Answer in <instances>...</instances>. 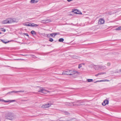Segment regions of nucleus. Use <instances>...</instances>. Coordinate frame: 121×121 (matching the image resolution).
<instances>
[{
  "instance_id": "1",
  "label": "nucleus",
  "mask_w": 121,
  "mask_h": 121,
  "mask_svg": "<svg viewBox=\"0 0 121 121\" xmlns=\"http://www.w3.org/2000/svg\"><path fill=\"white\" fill-rule=\"evenodd\" d=\"M78 72L74 70H67L65 72H63L61 75H73L77 73H78Z\"/></svg>"
},
{
  "instance_id": "2",
  "label": "nucleus",
  "mask_w": 121,
  "mask_h": 121,
  "mask_svg": "<svg viewBox=\"0 0 121 121\" xmlns=\"http://www.w3.org/2000/svg\"><path fill=\"white\" fill-rule=\"evenodd\" d=\"M5 117L7 119L11 120H12L13 118V114L11 112L7 113L6 114Z\"/></svg>"
},
{
  "instance_id": "3",
  "label": "nucleus",
  "mask_w": 121,
  "mask_h": 121,
  "mask_svg": "<svg viewBox=\"0 0 121 121\" xmlns=\"http://www.w3.org/2000/svg\"><path fill=\"white\" fill-rule=\"evenodd\" d=\"M83 102L82 101H77L74 102L73 103H72V105L73 106L74 105H82V104Z\"/></svg>"
},
{
  "instance_id": "4",
  "label": "nucleus",
  "mask_w": 121,
  "mask_h": 121,
  "mask_svg": "<svg viewBox=\"0 0 121 121\" xmlns=\"http://www.w3.org/2000/svg\"><path fill=\"white\" fill-rule=\"evenodd\" d=\"M40 88L39 90L38 91V92H41L44 94H46L47 92H50L48 90H47L44 89L43 88L40 87L39 86Z\"/></svg>"
},
{
  "instance_id": "5",
  "label": "nucleus",
  "mask_w": 121,
  "mask_h": 121,
  "mask_svg": "<svg viewBox=\"0 0 121 121\" xmlns=\"http://www.w3.org/2000/svg\"><path fill=\"white\" fill-rule=\"evenodd\" d=\"M52 104H53L52 103H48L46 104L42 105L41 107V108H42L45 109L46 108L49 107Z\"/></svg>"
},
{
  "instance_id": "6",
  "label": "nucleus",
  "mask_w": 121,
  "mask_h": 121,
  "mask_svg": "<svg viewBox=\"0 0 121 121\" xmlns=\"http://www.w3.org/2000/svg\"><path fill=\"white\" fill-rule=\"evenodd\" d=\"M0 101H1L2 102H15L16 101L15 100H5L4 99H0Z\"/></svg>"
},
{
  "instance_id": "7",
  "label": "nucleus",
  "mask_w": 121,
  "mask_h": 121,
  "mask_svg": "<svg viewBox=\"0 0 121 121\" xmlns=\"http://www.w3.org/2000/svg\"><path fill=\"white\" fill-rule=\"evenodd\" d=\"M24 91H11L9 92H8L7 93V94H12V93H17L18 92H24Z\"/></svg>"
},
{
  "instance_id": "8",
  "label": "nucleus",
  "mask_w": 121,
  "mask_h": 121,
  "mask_svg": "<svg viewBox=\"0 0 121 121\" xmlns=\"http://www.w3.org/2000/svg\"><path fill=\"white\" fill-rule=\"evenodd\" d=\"M109 101L108 99H105L103 102L102 103V105L103 106H105L106 104H108Z\"/></svg>"
},
{
  "instance_id": "9",
  "label": "nucleus",
  "mask_w": 121,
  "mask_h": 121,
  "mask_svg": "<svg viewBox=\"0 0 121 121\" xmlns=\"http://www.w3.org/2000/svg\"><path fill=\"white\" fill-rule=\"evenodd\" d=\"M7 22L8 23H11L13 22H15L13 19L11 18H8L7 19Z\"/></svg>"
},
{
  "instance_id": "10",
  "label": "nucleus",
  "mask_w": 121,
  "mask_h": 121,
  "mask_svg": "<svg viewBox=\"0 0 121 121\" xmlns=\"http://www.w3.org/2000/svg\"><path fill=\"white\" fill-rule=\"evenodd\" d=\"M104 20L102 18H101L99 20V24H103L104 23Z\"/></svg>"
},
{
  "instance_id": "11",
  "label": "nucleus",
  "mask_w": 121,
  "mask_h": 121,
  "mask_svg": "<svg viewBox=\"0 0 121 121\" xmlns=\"http://www.w3.org/2000/svg\"><path fill=\"white\" fill-rule=\"evenodd\" d=\"M72 12H74V13L76 14H80L78 10L76 9H74L73 10V11Z\"/></svg>"
},
{
  "instance_id": "12",
  "label": "nucleus",
  "mask_w": 121,
  "mask_h": 121,
  "mask_svg": "<svg viewBox=\"0 0 121 121\" xmlns=\"http://www.w3.org/2000/svg\"><path fill=\"white\" fill-rule=\"evenodd\" d=\"M30 23L28 22H27L24 23H23V24L25 26H30Z\"/></svg>"
},
{
  "instance_id": "13",
  "label": "nucleus",
  "mask_w": 121,
  "mask_h": 121,
  "mask_svg": "<svg viewBox=\"0 0 121 121\" xmlns=\"http://www.w3.org/2000/svg\"><path fill=\"white\" fill-rule=\"evenodd\" d=\"M39 26V25L35 24L34 23H30V26L31 27H37Z\"/></svg>"
},
{
  "instance_id": "14",
  "label": "nucleus",
  "mask_w": 121,
  "mask_h": 121,
  "mask_svg": "<svg viewBox=\"0 0 121 121\" xmlns=\"http://www.w3.org/2000/svg\"><path fill=\"white\" fill-rule=\"evenodd\" d=\"M38 2V1L36 0H31L30 1V3L33 4L34 3H37Z\"/></svg>"
},
{
  "instance_id": "15",
  "label": "nucleus",
  "mask_w": 121,
  "mask_h": 121,
  "mask_svg": "<svg viewBox=\"0 0 121 121\" xmlns=\"http://www.w3.org/2000/svg\"><path fill=\"white\" fill-rule=\"evenodd\" d=\"M7 21L8 20L7 19L3 21L2 22V23L3 24H6L8 23Z\"/></svg>"
},
{
  "instance_id": "16",
  "label": "nucleus",
  "mask_w": 121,
  "mask_h": 121,
  "mask_svg": "<svg viewBox=\"0 0 121 121\" xmlns=\"http://www.w3.org/2000/svg\"><path fill=\"white\" fill-rule=\"evenodd\" d=\"M54 33H53L51 34H48L47 35L48 37L49 36H50L52 37H53V36H54Z\"/></svg>"
},
{
  "instance_id": "17",
  "label": "nucleus",
  "mask_w": 121,
  "mask_h": 121,
  "mask_svg": "<svg viewBox=\"0 0 121 121\" xmlns=\"http://www.w3.org/2000/svg\"><path fill=\"white\" fill-rule=\"evenodd\" d=\"M31 34H32L33 35H35L36 34L34 30L32 31L31 32Z\"/></svg>"
},
{
  "instance_id": "18",
  "label": "nucleus",
  "mask_w": 121,
  "mask_h": 121,
  "mask_svg": "<svg viewBox=\"0 0 121 121\" xmlns=\"http://www.w3.org/2000/svg\"><path fill=\"white\" fill-rule=\"evenodd\" d=\"M64 41V39L63 38H60L59 39V41L60 42H62Z\"/></svg>"
},
{
  "instance_id": "19",
  "label": "nucleus",
  "mask_w": 121,
  "mask_h": 121,
  "mask_svg": "<svg viewBox=\"0 0 121 121\" xmlns=\"http://www.w3.org/2000/svg\"><path fill=\"white\" fill-rule=\"evenodd\" d=\"M43 21H45L46 23H48V22H51V20L49 19L45 20Z\"/></svg>"
},
{
  "instance_id": "20",
  "label": "nucleus",
  "mask_w": 121,
  "mask_h": 121,
  "mask_svg": "<svg viewBox=\"0 0 121 121\" xmlns=\"http://www.w3.org/2000/svg\"><path fill=\"white\" fill-rule=\"evenodd\" d=\"M88 82H92L93 81V79H87Z\"/></svg>"
},
{
  "instance_id": "21",
  "label": "nucleus",
  "mask_w": 121,
  "mask_h": 121,
  "mask_svg": "<svg viewBox=\"0 0 121 121\" xmlns=\"http://www.w3.org/2000/svg\"><path fill=\"white\" fill-rule=\"evenodd\" d=\"M1 41L3 42V43H6L8 42H9V41H8V42H5V41L4 40H1Z\"/></svg>"
},
{
  "instance_id": "22",
  "label": "nucleus",
  "mask_w": 121,
  "mask_h": 121,
  "mask_svg": "<svg viewBox=\"0 0 121 121\" xmlns=\"http://www.w3.org/2000/svg\"><path fill=\"white\" fill-rule=\"evenodd\" d=\"M115 30H121V26H120L117 28H116Z\"/></svg>"
},
{
  "instance_id": "23",
  "label": "nucleus",
  "mask_w": 121,
  "mask_h": 121,
  "mask_svg": "<svg viewBox=\"0 0 121 121\" xmlns=\"http://www.w3.org/2000/svg\"><path fill=\"white\" fill-rule=\"evenodd\" d=\"M30 56H31L32 58H37V57L36 56H35L34 55H30Z\"/></svg>"
},
{
  "instance_id": "24",
  "label": "nucleus",
  "mask_w": 121,
  "mask_h": 121,
  "mask_svg": "<svg viewBox=\"0 0 121 121\" xmlns=\"http://www.w3.org/2000/svg\"><path fill=\"white\" fill-rule=\"evenodd\" d=\"M53 40V39L52 38H49V41L51 42H52Z\"/></svg>"
},
{
  "instance_id": "25",
  "label": "nucleus",
  "mask_w": 121,
  "mask_h": 121,
  "mask_svg": "<svg viewBox=\"0 0 121 121\" xmlns=\"http://www.w3.org/2000/svg\"><path fill=\"white\" fill-rule=\"evenodd\" d=\"M70 103H65V104L66 105H70Z\"/></svg>"
},
{
  "instance_id": "26",
  "label": "nucleus",
  "mask_w": 121,
  "mask_h": 121,
  "mask_svg": "<svg viewBox=\"0 0 121 121\" xmlns=\"http://www.w3.org/2000/svg\"><path fill=\"white\" fill-rule=\"evenodd\" d=\"M1 30L2 31H3L4 32H5L6 31V30L5 29H4L3 28H1Z\"/></svg>"
},
{
  "instance_id": "27",
  "label": "nucleus",
  "mask_w": 121,
  "mask_h": 121,
  "mask_svg": "<svg viewBox=\"0 0 121 121\" xmlns=\"http://www.w3.org/2000/svg\"><path fill=\"white\" fill-rule=\"evenodd\" d=\"M99 75H102V74H106V72H104V73H99Z\"/></svg>"
},
{
  "instance_id": "28",
  "label": "nucleus",
  "mask_w": 121,
  "mask_h": 121,
  "mask_svg": "<svg viewBox=\"0 0 121 121\" xmlns=\"http://www.w3.org/2000/svg\"><path fill=\"white\" fill-rule=\"evenodd\" d=\"M59 34V33H58V32H57V33H54V37L56 35H57Z\"/></svg>"
},
{
  "instance_id": "29",
  "label": "nucleus",
  "mask_w": 121,
  "mask_h": 121,
  "mask_svg": "<svg viewBox=\"0 0 121 121\" xmlns=\"http://www.w3.org/2000/svg\"><path fill=\"white\" fill-rule=\"evenodd\" d=\"M99 81V82H105L106 81V80H102Z\"/></svg>"
},
{
  "instance_id": "30",
  "label": "nucleus",
  "mask_w": 121,
  "mask_h": 121,
  "mask_svg": "<svg viewBox=\"0 0 121 121\" xmlns=\"http://www.w3.org/2000/svg\"><path fill=\"white\" fill-rule=\"evenodd\" d=\"M24 35H25L27 36L28 37L29 36V35L28 33H24Z\"/></svg>"
},
{
  "instance_id": "31",
  "label": "nucleus",
  "mask_w": 121,
  "mask_h": 121,
  "mask_svg": "<svg viewBox=\"0 0 121 121\" xmlns=\"http://www.w3.org/2000/svg\"><path fill=\"white\" fill-rule=\"evenodd\" d=\"M82 67V65L81 64H79L78 65V68H80Z\"/></svg>"
},
{
  "instance_id": "32",
  "label": "nucleus",
  "mask_w": 121,
  "mask_h": 121,
  "mask_svg": "<svg viewBox=\"0 0 121 121\" xmlns=\"http://www.w3.org/2000/svg\"><path fill=\"white\" fill-rule=\"evenodd\" d=\"M29 100L28 99V100H25V99H22V101H26L28 100Z\"/></svg>"
},
{
  "instance_id": "33",
  "label": "nucleus",
  "mask_w": 121,
  "mask_h": 121,
  "mask_svg": "<svg viewBox=\"0 0 121 121\" xmlns=\"http://www.w3.org/2000/svg\"><path fill=\"white\" fill-rule=\"evenodd\" d=\"M14 60H24V59H14Z\"/></svg>"
},
{
  "instance_id": "34",
  "label": "nucleus",
  "mask_w": 121,
  "mask_h": 121,
  "mask_svg": "<svg viewBox=\"0 0 121 121\" xmlns=\"http://www.w3.org/2000/svg\"><path fill=\"white\" fill-rule=\"evenodd\" d=\"M65 113L66 115H68L69 114V113H68V112H65Z\"/></svg>"
},
{
  "instance_id": "35",
  "label": "nucleus",
  "mask_w": 121,
  "mask_h": 121,
  "mask_svg": "<svg viewBox=\"0 0 121 121\" xmlns=\"http://www.w3.org/2000/svg\"><path fill=\"white\" fill-rule=\"evenodd\" d=\"M110 64L109 63H108L107 64V65L108 66H110Z\"/></svg>"
},
{
  "instance_id": "36",
  "label": "nucleus",
  "mask_w": 121,
  "mask_h": 121,
  "mask_svg": "<svg viewBox=\"0 0 121 121\" xmlns=\"http://www.w3.org/2000/svg\"><path fill=\"white\" fill-rule=\"evenodd\" d=\"M99 74H100V73H99L98 74L95 75V76H98V75H99Z\"/></svg>"
},
{
  "instance_id": "37",
  "label": "nucleus",
  "mask_w": 121,
  "mask_h": 121,
  "mask_svg": "<svg viewBox=\"0 0 121 121\" xmlns=\"http://www.w3.org/2000/svg\"><path fill=\"white\" fill-rule=\"evenodd\" d=\"M77 56H74L73 58H77Z\"/></svg>"
},
{
  "instance_id": "38",
  "label": "nucleus",
  "mask_w": 121,
  "mask_h": 121,
  "mask_svg": "<svg viewBox=\"0 0 121 121\" xmlns=\"http://www.w3.org/2000/svg\"><path fill=\"white\" fill-rule=\"evenodd\" d=\"M57 121H64L62 120H57Z\"/></svg>"
},
{
  "instance_id": "39",
  "label": "nucleus",
  "mask_w": 121,
  "mask_h": 121,
  "mask_svg": "<svg viewBox=\"0 0 121 121\" xmlns=\"http://www.w3.org/2000/svg\"><path fill=\"white\" fill-rule=\"evenodd\" d=\"M20 55H22V56H23L27 55H24L22 54H20Z\"/></svg>"
},
{
  "instance_id": "40",
  "label": "nucleus",
  "mask_w": 121,
  "mask_h": 121,
  "mask_svg": "<svg viewBox=\"0 0 121 121\" xmlns=\"http://www.w3.org/2000/svg\"><path fill=\"white\" fill-rule=\"evenodd\" d=\"M99 82V81H96V82H94V83H96V82Z\"/></svg>"
},
{
  "instance_id": "41",
  "label": "nucleus",
  "mask_w": 121,
  "mask_h": 121,
  "mask_svg": "<svg viewBox=\"0 0 121 121\" xmlns=\"http://www.w3.org/2000/svg\"><path fill=\"white\" fill-rule=\"evenodd\" d=\"M73 121V120L71 119L70 120L67 121Z\"/></svg>"
},
{
  "instance_id": "42",
  "label": "nucleus",
  "mask_w": 121,
  "mask_h": 121,
  "mask_svg": "<svg viewBox=\"0 0 121 121\" xmlns=\"http://www.w3.org/2000/svg\"><path fill=\"white\" fill-rule=\"evenodd\" d=\"M6 67H10V66H6Z\"/></svg>"
},
{
  "instance_id": "43",
  "label": "nucleus",
  "mask_w": 121,
  "mask_h": 121,
  "mask_svg": "<svg viewBox=\"0 0 121 121\" xmlns=\"http://www.w3.org/2000/svg\"><path fill=\"white\" fill-rule=\"evenodd\" d=\"M120 72H121V69L119 70Z\"/></svg>"
},
{
  "instance_id": "44",
  "label": "nucleus",
  "mask_w": 121,
  "mask_h": 121,
  "mask_svg": "<svg viewBox=\"0 0 121 121\" xmlns=\"http://www.w3.org/2000/svg\"><path fill=\"white\" fill-rule=\"evenodd\" d=\"M1 32H0V34H1Z\"/></svg>"
}]
</instances>
